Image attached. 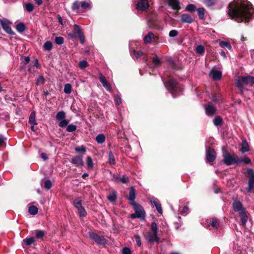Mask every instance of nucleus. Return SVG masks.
Instances as JSON below:
<instances>
[{
  "label": "nucleus",
  "mask_w": 254,
  "mask_h": 254,
  "mask_svg": "<svg viewBox=\"0 0 254 254\" xmlns=\"http://www.w3.org/2000/svg\"><path fill=\"white\" fill-rule=\"evenodd\" d=\"M205 52V49L202 45H199L197 46L195 49V52L199 55H203Z\"/></svg>",
  "instance_id": "4c0bfd02"
},
{
  "label": "nucleus",
  "mask_w": 254,
  "mask_h": 254,
  "mask_svg": "<svg viewBox=\"0 0 254 254\" xmlns=\"http://www.w3.org/2000/svg\"><path fill=\"white\" fill-rule=\"evenodd\" d=\"M239 163H244L245 164H249L251 163V159L247 157H245L242 159L239 158Z\"/></svg>",
  "instance_id": "de8ad7c7"
},
{
  "label": "nucleus",
  "mask_w": 254,
  "mask_h": 254,
  "mask_svg": "<svg viewBox=\"0 0 254 254\" xmlns=\"http://www.w3.org/2000/svg\"><path fill=\"white\" fill-rule=\"evenodd\" d=\"M109 163L111 165H114L116 163V160L113 153L110 151L109 153Z\"/></svg>",
  "instance_id": "e433bc0d"
},
{
  "label": "nucleus",
  "mask_w": 254,
  "mask_h": 254,
  "mask_svg": "<svg viewBox=\"0 0 254 254\" xmlns=\"http://www.w3.org/2000/svg\"><path fill=\"white\" fill-rule=\"evenodd\" d=\"M99 80L103 86L107 91H111L112 87L110 83L107 80L105 76L100 72L99 73Z\"/></svg>",
  "instance_id": "4468645a"
},
{
  "label": "nucleus",
  "mask_w": 254,
  "mask_h": 254,
  "mask_svg": "<svg viewBox=\"0 0 254 254\" xmlns=\"http://www.w3.org/2000/svg\"><path fill=\"white\" fill-rule=\"evenodd\" d=\"M168 4L173 9L179 10L181 8L178 0H168Z\"/></svg>",
  "instance_id": "4be33fe9"
},
{
  "label": "nucleus",
  "mask_w": 254,
  "mask_h": 254,
  "mask_svg": "<svg viewBox=\"0 0 254 254\" xmlns=\"http://www.w3.org/2000/svg\"><path fill=\"white\" fill-rule=\"evenodd\" d=\"M197 14L199 19L202 20L205 18V9L203 7L197 9Z\"/></svg>",
  "instance_id": "cd10ccee"
},
{
  "label": "nucleus",
  "mask_w": 254,
  "mask_h": 254,
  "mask_svg": "<svg viewBox=\"0 0 254 254\" xmlns=\"http://www.w3.org/2000/svg\"><path fill=\"white\" fill-rule=\"evenodd\" d=\"M24 8L27 11L31 12L34 9V5L30 2H27L24 4Z\"/></svg>",
  "instance_id": "473e14b6"
},
{
  "label": "nucleus",
  "mask_w": 254,
  "mask_h": 254,
  "mask_svg": "<svg viewBox=\"0 0 254 254\" xmlns=\"http://www.w3.org/2000/svg\"><path fill=\"white\" fill-rule=\"evenodd\" d=\"M254 9L251 6L244 3L232 7L229 5L228 13L231 18L238 22H248L253 18Z\"/></svg>",
  "instance_id": "f257e3e1"
},
{
  "label": "nucleus",
  "mask_w": 254,
  "mask_h": 254,
  "mask_svg": "<svg viewBox=\"0 0 254 254\" xmlns=\"http://www.w3.org/2000/svg\"><path fill=\"white\" fill-rule=\"evenodd\" d=\"M115 102L117 105H120L122 103V99L119 95L115 96Z\"/></svg>",
  "instance_id": "bf43d9fd"
},
{
  "label": "nucleus",
  "mask_w": 254,
  "mask_h": 254,
  "mask_svg": "<svg viewBox=\"0 0 254 254\" xmlns=\"http://www.w3.org/2000/svg\"><path fill=\"white\" fill-rule=\"evenodd\" d=\"M178 34V32L176 30H172L170 31L169 35L171 37H175Z\"/></svg>",
  "instance_id": "052dcab7"
},
{
  "label": "nucleus",
  "mask_w": 254,
  "mask_h": 254,
  "mask_svg": "<svg viewBox=\"0 0 254 254\" xmlns=\"http://www.w3.org/2000/svg\"><path fill=\"white\" fill-rule=\"evenodd\" d=\"M152 63L155 65H159L161 63L160 59L156 56L153 58Z\"/></svg>",
  "instance_id": "6e6d98bb"
},
{
  "label": "nucleus",
  "mask_w": 254,
  "mask_h": 254,
  "mask_svg": "<svg viewBox=\"0 0 254 254\" xmlns=\"http://www.w3.org/2000/svg\"><path fill=\"white\" fill-rule=\"evenodd\" d=\"M65 114L64 111L59 112L56 115V119L59 121L65 119Z\"/></svg>",
  "instance_id": "58836bf2"
},
{
  "label": "nucleus",
  "mask_w": 254,
  "mask_h": 254,
  "mask_svg": "<svg viewBox=\"0 0 254 254\" xmlns=\"http://www.w3.org/2000/svg\"><path fill=\"white\" fill-rule=\"evenodd\" d=\"M153 40L155 43L158 42V38L157 36H155L154 34L150 32L143 38V41L145 44L150 43Z\"/></svg>",
  "instance_id": "ddd939ff"
},
{
  "label": "nucleus",
  "mask_w": 254,
  "mask_h": 254,
  "mask_svg": "<svg viewBox=\"0 0 254 254\" xmlns=\"http://www.w3.org/2000/svg\"><path fill=\"white\" fill-rule=\"evenodd\" d=\"M223 122V120L220 116H217L213 120V123L216 126H220Z\"/></svg>",
  "instance_id": "79ce46f5"
},
{
  "label": "nucleus",
  "mask_w": 254,
  "mask_h": 254,
  "mask_svg": "<svg viewBox=\"0 0 254 254\" xmlns=\"http://www.w3.org/2000/svg\"><path fill=\"white\" fill-rule=\"evenodd\" d=\"M239 216L241 218L242 225L243 226H245L248 219L245 210L244 211H241L240 212H239Z\"/></svg>",
  "instance_id": "412c9836"
},
{
  "label": "nucleus",
  "mask_w": 254,
  "mask_h": 254,
  "mask_svg": "<svg viewBox=\"0 0 254 254\" xmlns=\"http://www.w3.org/2000/svg\"><path fill=\"white\" fill-rule=\"evenodd\" d=\"M90 238L93 240L98 245L105 246L108 244V240L103 236H100L94 233H89Z\"/></svg>",
  "instance_id": "423d86ee"
},
{
  "label": "nucleus",
  "mask_w": 254,
  "mask_h": 254,
  "mask_svg": "<svg viewBox=\"0 0 254 254\" xmlns=\"http://www.w3.org/2000/svg\"><path fill=\"white\" fill-rule=\"evenodd\" d=\"M91 8V3L87 1H75L72 5L71 9L72 11L78 13H82Z\"/></svg>",
  "instance_id": "f03ea898"
},
{
  "label": "nucleus",
  "mask_w": 254,
  "mask_h": 254,
  "mask_svg": "<svg viewBox=\"0 0 254 254\" xmlns=\"http://www.w3.org/2000/svg\"><path fill=\"white\" fill-rule=\"evenodd\" d=\"M75 151L77 153L84 154L86 151V149L84 146L81 145L80 146L76 147L75 148Z\"/></svg>",
  "instance_id": "2f4dec72"
},
{
  "label": "nucleus",
  "mask_w": 254,
  "mask_h": 254,
  "mask_svg": "<svg viewBox=\"0 0 254 254\" xmlns=\"http://www.w3.org/2000/svg\"><path fill=\"white\" fill-rule=\"evenodd\" d=\"M105 136L103 134H99L96 137V141L99 144H102L105 141Z\"/></svg>",
  "instance_id": "c756f323"
},
{
  "label": "nucleus",
  "mask_w": 254,
  "mask_h": 254,
  "mask_svg": "<svg viewBox=\"0 0 254 254\" xmlns=\"http://www.w3.org/2000/svg\"><path fill=\"white\" fill-rule=\"evenodd\" d=\"M36 241L35 238L33 237H27L23 240V243L26 246H30Z\"/></svg>",
  "instance_id": "bb28decb"
},
{
  "label": "nucleus",
  "mask_w": 254,
  "mask_h": 254,
  "mask_svg": "<svg viewBox=\"0 0 254 254\" xmlns=\"http://www.w3.org/2000/svg\"><path fill=\"white\" fill-rule=\"evenodd\" d=\"M219 46L222 48L226 47V48H228L229 50H231L232 49V46H231L230 42H229L221 41L219 42Z\"/></svg>",
  "instance_id": "c9c22d12"
},
{
  "label": "nucleus",
  "mask_w": 254,
  "mask_h": 254,
  "mask_svg": "<svg viewBox=\"0 0 254 254\" xmlns=\"http://www.w3.org/2000/svg\"><path fill=\"white\" fill-rule=\"evenodd\" d=\"M119 180L123 183H127L129 181L128 178L126 176H123L122 177L120 178Z\"/></svg>",
  "instance_id": "e2e57ef3"
},
{
  "label": "nucleus",
  "mask_w": 254,
  "mask_h": 254,
  "mask_svg": "<svg viewBox=\"0 0 254 254\" xmlns=\"http://www.w3.org/2000/svg\"><path fill=\"white\" fill-rule=\"evenodd\" d=\"M196 9V7L194 5L192 4H188L186 7V10L189 11L193 12Z\"/></svg>",
  "instance_id": "8fccbe9b"
},
{
  "label": "nucleus",
  "mask_w": 254,
  "mask_h": 254,
  "mask_svg": "<svg viewBox=\"0 0 254 254\" xmlns=\"http://www.w3.org/2000/svg\"><path fill=\"white\" fill-rule=\"evenodd\" d=\"M34 65L37 68H40L41 67V65L39 63V61L37 59H35L33 61Z\"/></svg>",
  "instance_id": "338daca9"
},
{
  "label": "nucleus",
  "mask_w": 254,
  "mask_h": 254,
  "mask_svg": "<svg viewBox=\"0 0 254 254\" xmlns=\"http://www.w3.org/2000/svg\"><path fill=\"white\" fill-rule=\"evenodd\" d=\"M86 163L88 169H92L93 168V163L92 162V159L90 156H88L87 157Z\"/></svg>",
  "instance_id": "a18cd8bd"
},
{
  "label": "nucleus",
  "mask_w": 254,
  "mask_h": 254,
  "mask_svg": "<svg viewBox=\"0 0 254 254\" xmlns=\"http://www.w3.org/2000/svg\"><path fill=\"white\" fill-rule=\"evenodd\" d=\"M243 83L244 82L242 81V79L241 80H237L236 82L237 87L241 90H243L244 88Z\"/></svg>",
  "instance_id": "680f3d73"
},
{
  "label": "nucleus",
  "mask_w": 254,
  "mask_h": 254,
  "mask_svg": "<svg viewBox=\"0 0 254 254\" xmlns=\"http://www.w3.org/2000/svg\"><path fill=\"white\" fill-rule=\"evenodd\" d=\"M242 147L240 151L242 153L247 152L250 150L249 145L246 140H243L242 142Z\"/></svg>",
  "instance_id": "b1692460"
},
{
  "label": "nucleus",
  "mask_w": 254,
  "mask_h": 254,
  "mask_svg": "<svg viewBox=\"0 0 254 254\" xmlns=\"http://www.w3.org/2000/svg\"><path fill=\"white\" fill-rule=\"evenodd\" d=\"M52 186L51 182L50 180H46L44 183V187L45 189L49 190Z\"/></svg>",
  "instance_id": "13d9d810"
},
{
  "label": "nucleus",
  "mask_w": 254,
  "mask_h": 254,
  "mask_svg": "<svg viewBox=\"0 0 254 254\" xmlns=\"http://www.w3.org/2000/svg\"><path fill=\"white\" fill-rule=\"evenodd\" d=\"M68 124V121L65 119L60 121L59 126L61 127H64L67 126Z\"/></svg>",
  "instance_id": "4d7b16f0"
},
{
  "label": "nucleus",
  "mask_w": 254,
  "mask_h": 254,
  "mask_svg": "<svg viewBox=\"0 0 254 254\" xmlns=\"http://www.w3.org/2000/svg\"><path fill=\"white\" fill-rule=\"evenodd\" d=\"M72 86L70 83H66L64 86V92L69 94L71 92Z\"/></svg>",
  "instance_id": "ea45409f"
},
{
  "label": "nucleus",
  "mask_w": 254,
  "mask_h": 254,
  "mask_svg": "<svg viewBox=\"0 0 254 254\" xmlns=\"http://www.w3.org/2000/svg\"><path fill=\"white\" fill-rule=\"evenodd\" d=\"M133 53L134 56L137 59L141 58L143 55V53L140 51H137L133 50Z\"/></svg>",
  "instance_id": "5fc2aeb1"
},
{
  "label": "nucleus",
  "mask_w": 254,
  "mask_h": 254,
  "mask_svg": "<svg viewBox=\"0 0 254 254\" xmlns=\"http://www.w3.org/2000/svg\"><path fill=\"white\" fill-rule=\"evenodd\" d=\"M73 204V206L78 209L82 207V200L80 198H76L74 200Z\"/></svg>",
  "instance_id": "72a5a7b5"
},
{
  "label": "nucleus",
  "mask_w": 254,
  "mask_h": 254,
  "mask_svg": "<svg viewBox=\"0 0 254 254\" xmlns=\"http://www.w3.org/2000/svg\"><path fill=\"white\" fill-rule=\"evenodd\" d=\"M29 123L31 125H36L37 124L36 121V113L34 111H32L30 114Z\"/></svg>",
  "instance_id": "393cba45"
},
{
  "label": "nucleus",
  "mask_w": 254,
  "mask_h": 254,
  "mask_svg": "<svg viewBox=\"0 0 254 254\" xmlns=\"http://www.w3.org/2000/svg\"><path fill=\"white\" fill-rule=\"evenodd\" d=\"M223 162L227 166L239 163V157L235 153L226 152L223 155Z\"/></svg>",
  "instance_id": "20e7f679"
},
{
  "label": "nucleus",
  "mask_w": 254,
  "mask_h": 254,
  "mask_svg": "<svg viewBox=\"0 0 254 254\" xmlns=\"http://www.w3.org/2000/svg\"><path fill=\"white\" fill-rule=\"evenodd\" d=\"M164 85L171 93L178 90L180 88L178 82L173 78H170L167 82L164 83Z\"/></svg>",
  "instance_id": "6e6552de"
},
{
  "label": "nucleus",
  "mask_w": 254,
  "mask_h": 254,
  "mask_svg": "<svg viewBox=\"0 0 254 254\" xmlns=\"http://www.w3.org/2000/svg\"><path fill=\"white\" fill-rule=\"evenodd\" d=\"M216 154L213 149L209 148L206 150V158L207 162L210 163L213 162L216 159Z\"/></svg>",
  "instance_id": "9b49d317"
},
{
  "label": "nucleus",
  "mask_w": 254,
  "mask_h": 254,
  "mask_svg": "<svg viewBox=\"0 0 254 254\" xmlns=\"http://www.w3.org/2000/svg\"><path fill=\"white\" fill-rule=\"evenodd\" d=\"M16 29L19 32H22L25 30V26L23 23H19L16 26Z\"/></svg>",
  "instance_id": "a19ab883"
},
{
  "label": "nucleus",
  "mask_w": 254,
  "mask_h": 254,
  "mask_svg": "<svg viewBox=\"0 0 254 254\" xmlns=\"http://www.w3.org/2000/svg\"><path fill=\"white\" fill-rule=\"evenodd\" d=\"M211 225L214 228L217 229L220 226L219 221L216 218H212L211 220Z\"/></svg>",
  "instance_id": "c85d7f7f"
},
{
  "label": "nucleus",
  "mask_w": 254,
  "mask_h": 254,
  "mask_svg": "<svg viewBox=\"0 0 254 254\" xmlns=\"http://www.w3.org/2000/svg\"><path fill=\"white\" fill-rule=\"evenodd\" d=\"M45 82V79L44 77L41 75L39 76L37 80H36V84H44Z\"/></svg>",
  "instance_id": "3c124183"
},
{
  "label": "nucleus",
  "mask_w": 254,
  "mask_h": 254,
  "mask_svg": "<svg viewBox=\"0 0 254 254\" xmlns=\"http://www.w3.org/2000/svg\"><path fill=\"white\" fill-rule=\"evenodd\" d=\"M131 205L135 210V213L131 214L130 217L132 219L136 218L144 219L145 218V212L143 207L137 203Z\"/></svg>",
  "instance_id": "39448f33"
},
{
  "label": "nucleus",
  "mask_w": 254,
  "mask_h": 254,
  "mask_svg": "<svg viewBox=\"0 0 254 254\" xmlns=\"http://www.w3.org/2000/svg\"><path fill=\"white\" fill-rule=\"evenodd\" d=\"M212 78L215 80H219L222 77V72L219 71L213 68L210 72Z\"/></svg>",
  "instance_id": "a211bd4d"
},
{
  "label": "nucleus",
  "mask_w": 254,
  "mask_h": 254,
  "mask_svg": "<svg viewBox=\"0 0 254 254\" xmlns=\"http://www.w3.org/2000/svg\"><path fill=\"white\" fill-rule=\"evenodd\" d=\"M246 176L249 177L248 187L247 188L248 192H250L254 189V171L252 169H248Z\"/></svg>",
  "instance_id": "0eeeda50"
},
{
  "label": "nucleus",
  "mask_w": 254,
  "mask_h": 254,
  "mask_svg": "<svg viewBox=\"0 0 254 254\" xmlns=\"http://www.w3.org/2000/svg\"><path fill=\"white\" fill-rule=\"evenodd\" d=\"M149 4L148 0H140L136 4V8L140 11H145L148 8Z\"/></svg>",
  "instance_id": "9d476101"
},
{
  "label": "nucleus",
  "mask_w": 254,
  "mask_h": 254,
  "mask_svg": "<svg viewBox=\"0 0 254 254\" xmlns=\"http://www.w3.org/2000/svg\"><path fill=\"white\" fill-rule=\"evenodd\" d=\"M108 199L110 201H115L116 199H117V195H116V193L115 192H113L111 194H110L108 196Z\"/></svg>",
  "instance_id": "603ef678"
},
{
  "label": "nucleus",
  "mask_w": 254,
  "mask_h": 254,
  "mask_svg": "<svg viewBox=\"0 0 254 254\" xmlns=\"http://www.w3.org/2000/svg\"><path fill=\"white\" fill-rule=\"evenodd\" d=\"M0 24L4 31L9 35H14V33L11 28V23L7 20L0 21Z\"/></svg>",
  "instance_id": "1a4fd4ad"
},
{
  "label": "nucleus",
  "mask_w": 254,
  "mask_h": 254,
  "mask_svg": "<svg viewBox=\"0 0 254 254\" xmlns=\"http://www.w3.org/2000/svg\"><path fill=\"white\" fill-rule=\"evenodd\" d=\"M181 20L183 23H191L193 22V18L190 15L184 13L181 15Z\"/></svg>",
  "instance_id": "6ab92c4d"
},
{
  "label": "nucleus",
  "mask_w": 254,
  "mask_h": 254,
  "mask_svg": "<svg viewBox=\"0 0 254 254\" xmlns=\"http://www.w3.org/2000/svg\"><path fill=\"white\" fill-rule=\"evenodd\" d=\"M152 203L155 206L157 211L159 213L162 214V208H161V204L159 203H158V202L156 201H152Z\"/></svg>",
  "instance_id": "c03bdc74"
},
{
  "label": "nucleus",
  "mask_w": 254,
  "mask_h": 254,
  "mask_svg": "<svg viewBox=\"0 0 254 254\" xmlns=\"http://www.w3.org/2000/svg\"><path fill=\"white\" fill-rule=\"evenodd\" d=\"M53 48V44L51 41H46L43 45V49L45 51H51Z\"/></svg>",
  "instance_id": "f704fd0d"
},
{
  "label": "nucleus",
  "mask_w": 254,
  "mask_h": 254,
  "mask_svg": "<svg viewBox=\"0 0 254 254\" xmlns=\"http://www.w3.org/2000/svg\"><path fill=\"white\" fill-rule=\"evenodd\" d=\"M88 65V64L85 60H82L79 63V67L81 69L86 68Z\"/></svg>",
  "instance_id": "09e8293b"
},
{
  "label": "nucleus",
  "mask_w": 254,
  "mask_h": 254,
  "mask_svg": "<svg viewBox=\"0 0 254 254\" xmlns=\"http://www.w3.org/2000/svg\"><path fill=\"white\" fill-rule=\"evenodd\" d=\"M135 198V190L133 187H131L129 189V196L128 200L131 205L136 203L134 201Z\"/></svg>",
  "instance_id": "dca6fc26"
},
{
  "label": "nucleus",
  "mask_w": 254,
  "mask_h": 254,
  "mask_svg": "<svg viewBox=\"0 0 254 254\" xmlns=\"http://www.w3.org/2000/svg\"><path fill=\"white\" fill-rule=\"evenodd\" d=\"M5 139L2 135H0V147L4 145Z\"/></svg>",
  "instance_id": "69168bd1"
},
{
  "label": "nucleus",
  "mask_w": 254,
  "mask_h": 254,
  "mask_svg": "<svg viewBox=\"0 0 254 254\" xmlns=\"http://www.w3.org/2000/svg\"><path fill=\"white\" fill-rule=\"evenodd\" d=\"M71 163L76 167L82 166L84 164L82 156H73L71 160Z\"/></svg>",
  "instance_id": "2eb2a0df"
},
{
  "label": "nucleus",
  "mask_w": 254,
  "mask_h": 254,
  "mask_svg": "<svg viewBox=\"0 0 254 254\" xmlns=\"http://www.w3.org/2000/svg\"><path fill=\"white\" fill-rule=\"evenodd\" d=\"M64 39L62 37H56L55 39V43L58 45H62L64 43Z\"/></svg>",
  "instance_id": "864d4df0"
},
{
  "label": "nucleus",
  "mask_w": 254,
  "mask_h": 254,
  "mask_svg": "<svg viewBox=\"0 0 254 254\" xmlns=\"http://www.w3.org/2000/svg\"><path fill=\"white\" fill-rule=\"evenodd\" d=\"M38 211V208L35 205L30 206L28 208V212L33 215L37 214Z\"/></svg>",
  "instance_id": "7c9ffc66"
},
{
  "label": "nucleus",
  "mask_w": 254,
  "mask_h": 254,
  "mask_svg": "<svg viewBox=\"0 0 254 254\" xmlns=\"http://www.w3.org/2000/svg\"><path fill=\"white\" fill-rule=\"evenodd\" d=\"M130 249L127 247H125L122 250V254H131Z\"/></svg>",
  "instance_id": "0e129e2a"
},
{
  "label": "nucleus",
  "mask_w": 254,
  "mask_h": 254,
  "mask_svg": "<svg viewBox=\"0 0 254 254\" xmlns=\"http://www.w3.org/2000/svg\"><path fill=\"white\" fill-rule=\"evenodd\" d=\"M242 81L246 84H254V77L248 75L242 77Z\"/></svg>",
  "instance_id": "aec40b11"
},
{
  "label": "nucleus",
  "mask_w": 254,
  "mask_h": 254,
  "mask_svg": "<svg viewBox=\"0 0 254 254\" xmlns=\"http://www.w3.org/2000/svg\"><path fill=\"white\" fill-rule=\"evenodd\" d=\"M35 237L37 239L43 240L44 237L46 235V232L41 230H36L35 231Z\"/></svg>",
  "instance_id": "5701e85b"
},
{
  "label": "nucleus",
  "mask_w": 254,
  "mask_h": 254,
  "mask_svg": "<svg viewBox=\"0 0 254 254\" xmlns=\"http://www.w3.org/2000/svg\"><path fill=\"white\" fill-rule=\"evenodd\" d=\"M206 114L208 116H213L216 112V108L211 103H208L204 106Z\"/></svg>",
  "instance_id": "f8f14e48"
},
{
  "label": "nucleus",
  "mask_w": 254,
  "mask_h": 254,
  "mask_svg": "<svg viewBox=\"0 0 254 254\" xmlns=\"http://www.w3.org/2000/svg\"><path fill=\"white\" fill-rule=\"evenodd\" d=\"M77 127L75 125L70 124L67 126L66 130L68 132H71L76 130Z\"/></svg>",
  "instance_id": "49530a36"
},
{
  "label": "nucleus",
  "mask_w": 254,
  "mask_h": 254,
  "mask_svg": "<svg viewBox=\"0 0 254 254\" xmlns=\"http://www.w3.org/2000/svg\"><path fill=\"white\" fill-rule=\"evenodd\" d=\"M74 32L72 34H70V35L72 37H75L76 35L79 36V35L82 34L83 33L81 32L80 27L77 25H74Z\"/></svg>",
  "instance_id": "a878e982"
},
{
  "label": "nucleus",
  "mask_w": 254,
  "mask_h": 254,
  "mask_svg": "<svg viewBox=\"0 0 254 254\" xmlns=\"http://www.w3.org/2000/svg\"><path fill=\"white\" fill-rule=\"evenodd\" d=\"M151 232L148 233V240L150 243L156 242L158 243L160 242V238L158 237V230L157 224L155 222H152L151 224Z\"/></svg>",
  "instance_id": "7ed1b4c3"
},
{
  "label": "nucleus",
  "mask_w": 254,
  "mask_h": 254,
  "mask_svg": "<svg viewBox=\"0 0 254 254\" xmlns=\"http://www.w3.org/2000/svg\"><path fill=\"white\" fill-rule=\"evenodd\" d=\"M188 211L189 207L187 206H185L182 210V213L186 215L188 213Z\"/></svg>",
  "instance_id": "774afa93"
},
{
  "label": "nucleus",
  "mask_w": 254,
  "mask_h": 254,
  "mask_svg": "<svg viewBox=\"0 0 254 254\" xmlns=\"http://www.w3.org/2000/svg\"><path fill=\"white\" fill-rule=\"evenodd\" d=\"M233 208L235 211L240 212L241 211H244L245 209L243 207L242 202L238 200H234L233 202Z\"/></svg>",
  "instance_id": "f3484780"
},
{
  "label": "nucleus",
  "mask_w": 254,
  "mask_h": 254,
  "mask_svg": "<svg viewBox=\"0 0 254 254\" xmlns=\"http://www.w3.org/2000/svg\"><path fill=\"white\" fill-rule=\"evenodd\" d=\"M78 212L80 217H84L87 215V212L84 208L82 206L81 208H78Z\"/></svg>",
  "instance_id": "37998d69"
}]
</instances>
